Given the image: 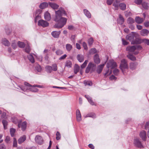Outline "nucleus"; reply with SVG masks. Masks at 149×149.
Returning a JSON list of instances; mask_svg holds the SVG:
<instances>
[{"mask_svg":"<svg viewBox=\"0 0 149 149\" xmlns=\"http://www.w3.org/2000/svg\"><path fill=\"white\" fill-rule=\"evenodd\" d=\"M48 6L47 3L43 2L41 3L39 6V7L41 9H44Z\"/></svg>","mask_w":149,"mask_h":149,"instance_id":"nucleus-33","label":"nucleus"},{"mask_svg":"<svg viewBox=\"0 0 149 149\" xmlns=\"http://www.w3.org/2000/svg\"><path fill=\"white\" fill-rule=\"evenodd\" d=\"M84 84L86 86H90L92 85V83L91 81H84Z\"/></svg>","mask_w":149,"mask_h":149,"instance_id":"nucleus-42","label":"nucleus"},{"mask_svg":"<svg viewBox=\"0 0 149 149\" xmlns=\"http://www.w3.org/2000/svg\"><path fill=\"white\" fill-rule=\"evenodd\" d=\"M149 33V31L146 29H143L140 31V34L143 36H147Z\"/></svg>","mask_w":149,"mask_h":149,"instance_id":"nucleus-13","label":"nucleus"},{"mask_svg":"<svg viewBox=\"0 0 149 149\" xmlns=\"http://www.w3.org/2000/svg\"><path fill=\"white\" fill-rule=\"evenodd\" d=\"M85 97L87 99L88 102L91 104L92 105H94V102L93 101L91 97L88 95H85Z\"/></svg>","mask_w":149,"mask_h":149,"instance_id":"nucleus-27","label":"nucleus"},{"mask_svg":"<svg viewBox=\"0 0 149 149\" xmlns=\"http://www.w3.org/2000/svg\"><path fill=\"white\" fill-rule=\"evenodd\" d=\"M84 13L85 15L88 18H90L91 17V14L90 12L87 9H84L83 10Z\"/></svg>","mask_w":149,"mask_h":149,"instance_id":"nucleus-24","label":"nucleus"},{"mask_svg":"<svg viewBox=\"0 0 149 149\" xmlns=\"http://www.w3.org/2000/svg\"><path fill=\"white\" fill-rule=\"evenodd\" d=\"M56 139L57 140H59L61 137V134L58 132H57L56 134Z\"/></svg>","mask_w":149,"mask_h":149,"instance_id":"nucleus-56","label":"nucleus"},{"mask_svg":"<svg viewBox=\"0 0 149 149\" xmlns=\"http://www.w3.org/2000/svg\"><path fill=\"white\" fill-rule=\"evenodd\" d=\"M67 56V55L66 54H65L64 55L61 56L59 58V60H64L66 58Z\"/></svg>","mask_w":149,"mask_h":149,"instance_id":"nucleus-60","label":"nucleus"},{"mask_svg":"<svg viewBox=\"0 0 149 149\" xmlns=\"http://www.w3.org/2000/svg\"><path fill=\"white\" fill-rule=\"evenodd\" d=\"M143 41L144 43L146 44L147 45H149V39L145 38L143 40Z\"/></svg>","mask_w":149,"mask_h":149,"instance_id":"nucleus-58","label":"nucleus"},{"mask_svg":"<svg viewBox=\"0 0 149 149\" xmlns=\"http://www.w3.org/2000/svg\"><path fill=\"white\" fill-rule=\"evenodd\" d=\"M80 69V67L78 65L76 64L74 69V72L75 74H77L79 72Z\"/></svg>","mask_w":149,"mask_h":149,"instance_id":"nucleus-30","label":"nucleus"},{"mask_svg":"<svg viewBox=\"0 0 149 149\" xmlns=\"http://www.w3.org/2000/svg\"><path fill=\"white\" fill-rule=\"evenodd\" d=\"M85 118H86L88 117H92L93 118H95V114L93 113H90L87 114L86 115L84 116Z\"/></svg>","mask_w":149,"mask_h":149,"instance_id":"nucleus-46","label":"nucleus"},{"mask_svg":"<svg viewBox=\"0 0 149 149\" xmlns=\"http://www.w3.org/2000/svg\"><path fill=\"white\" fill-rule=\"evenodd\" d=\"M0 149H6V146L3 143L0 144Z\"/></svg>","mask_w":149,"mask_h":149,"instance_id":"nucleus-64","label":"nucleus"},{"mask_svg":"<svg viewBox=\"0 0 149 149\" xmlns=\"http://www.w3.org/2000/svg\"><path fill=\"white\" fill-rule=\"evenodd\" d=\"M135 21L137 23L140 24L141 23L144 21V19L138 16L136 17L135 19Z\"/></svg>","mask_w":149,"mask_h":149,"instance_id":"nucleus-20","label":"nucleus"},{"mask_svg":"<svg viewBox=\"0 0 149 149\" xmlns=\"http://www.w3.org/2000/svg\"><path fill=\"white\" fill-rule=\"evenodd\" d=\"M44 17L45 19L47 21H49L51 19V17L50 14L48 12H46L44 14Z\"/></svg>","mask_w":149,"mask_h":149,"instance_id":"nucleus-14","label":"nucleus"},{"mask_svg":"<svg viewBox=\"0 0 149 149\" xmlns=\"http://www.w3.org/2000/svg\"><path fill=\"white\" fill-rule=\"evenodd\" d=\"M143 7L146 10H148L149 8L148 4L146 2H143L142 4Z\"/></svg>","mask_w":149,"mask_h":149,"instance_id":"nucleus-34","label":"nucleus"},{"mask_svg":"<svg viewBox=\"0 0 149 149\" xmlns=\"http://www.w3.org/2000/svg\"><path fill=\"white\" fill-rule=\"evenodd\" d=\"M120 68L123 72H124V69H127L128 68V66L127 63V61L125 59H123L121 61Z\"/></svg>","mask_w":149,"mask_h":149,"instance_id":"nucleus-3","label":"nucleus"},{"mask_svg":"<svg viewBox=\"0 0 149 149\" xmlns=\"http://www.w3.org/2000/svg\"><path fill=\"white\" fill-rule=\"evenodd\" d=\"M76 118L78 121H80L81 120V115L80 111L77 109L76 112Z\"/></svg>","mask_w":149,"mask_h":149,"instance_id":"nucleus-12","label":"nucleus"},{"mask_svg":"<svg viewBox=\"0 0 149 149\" xmlns=\"http://www.w3.org/2000/svg\"><path fill=\"white\" fill-rule=\"evenodd\" d=\"M139 136L143 141H145L146 139V132L144 131H142L139 134Z\"/></svg>","mask_w":149,"mask_h":149,"instance_id":"nucleus-10","label":"nucleus"},{"mask_svg":"<svg viewBox=\"0 0 149 149\" xmlns=\"http://www.w3.org/2000/svg\"><path fill=\"white\" fill-rule=\"evenodd\" d=\"M134 145L138 148H141L143 147L141 141H140L139 139L138 138H136L134 139Z\"/></svg>","mask_w":149,"mask_h":149,"instance_id":"nucleus-4","label":"nucleus"},{"mask_svg":"<svg viewBox=\"0 0 149 149\" xmlns=\"http://www.w3.org/2000/svg\"><path fill=\"white\" fill-rule=\"evenodd\" d=\"M24 84L25 85L29 86V90L31 91L36 92L38 91V90L35 87V86H31L26 82H25Z\"/></svg>","mask_w":149,"mask_h":149,"instance_id":"nucleus-8","label":"nucleus"},{"mask_svg":"<svg viewBox=\"0 0 149 149\" xmlns=\"http://www.w3.org/2000/svg\"><path fill=\"white\" fill-rule=\"evenodd\" d=\"M94 62L96 64H99L100 61V59L99 58V56L97 54H95L94 57Z\"/></svg>","mask_w":149,"mask_h":149,"instance_id":"nucleus-19","label":"nucleus"},{"mask_svg":"<svg viewBox=\"0 0 149 149\" xmlns=\"http://www.w3.org/2000/svg\"><path fill=\"white\" fill-rule=\"evenodd\" d=\"M11 46H12L13 49H15L17 47V45L15 42H14L12 43Z\"/></svg>","mask_w":149,"mask_h":149,"instance_id":"nucleus-61","label":"nucleus"},{"mask_svg":"<svg viewBox=\"0 0 149 149\" xmlns=\"http://www.w3.org/2000/svg\"><path fill=\"white\" fill-rule=\"evenodd\" d=\"M126 50L130 52H134V54H137L138 53V52L137 51L134 52L136 50L135 46H128L126 48Z\"/></svg>","mask_w":149,"mask_h":149,"instance_id":"nucleus-7","label":"nucleus"},{"mask_svg":"<svg viewBox=\"0 0 149 149\" xmlns=\"http://www.w3.org/2000/svg\"><path fill=\"white\" fill-rule=\"evenodd\" d=\"M119 6L120 9L123 10H125L126 9V5L123 3H121L120 4Z\"/></svg>","mask_w":149,"mask_h":149,"instance_id":"nucleus-36","label":"nucleus"},{"mask_svg":"<svg viewBox=\"0 0 149 149\" xmlns=\"http://www.w3.org/2000/svg\"><path fill=\"white\" fill-rule=\"evenodd\" d=\"M116 63L113 60L109 61L107 64V67L108 68H111L112 69L116 67Z\"/></svg>","mask_w":149,"mask_h":149,"instance_id":"nucleus-5","label":"nucleus"},{"mask_svg":"<svg viewBox=\"0 0 149 149\" xmlns=\"http://www.w3.org/2000/svg\"><path fill=\"white\" fill-rule=\"evenodd\" d=\"M49 4L52 8L54 9H57L59 7L58 4L52 2H49Z\"/></svg>","mask_w":149,"mask_h":149,"instance_id":"nucleus-16","label":"nucleus"},{"mask_svg":"<svg viewBox=\"0 0 149 149\" xmlns=\"http://www.w3.org/2000/svg\"><path fill=\"white\" fill-rule=\"evenodd\" d=\"M85 97L87 99L88 102L91 104L92 105H94V102L93 101L91 97L88 95H85Z\"/></svg>","mask_w":149,"mask_h":149,"instance_id":"nucleus-26","label":"nucleus"},{"mask_svg":"<svg viewBox=\"0 0 149 149\" xmlns=\"http://www.w3.org/2000/svg\"><path fill=\"white\" fill-rule=\"evenodd\" d=\"M96 68V65L95 64L90 62L86 68L85 72L86 73H88L90 70L92 72L94 71L95 70Z\"/></svg>","mask_w":149,"mask_h":149,"instance_id":"nucleus-2","label":"nucleus"},{"mask_svg":"<svg viewBox=\"0 0 149 149\" xmlns=\"http://www.w3.org/2000/svg\"><path fill=\"white\" fill-rule=\"evenodd\" d=\"M85 97L87 99L88 102L91 104L92 105H94V102L93 101L91 97L88 95H85Z\"/></svg>","mask_w":149,"mask_h":149,"instance_id":"nucleus-28","label":"nucleus"},{"mask_svg":"<svg viewBox=\"0 0 149 149\" xmlns=\"http://www.w3.org/2000/svg\"><path fill=\"white\" fill-rule=\"evenodd\" d=\"M96 52V50L95 48L92 49L90 51L91 54H94Z\"/></svg>","mask_w":149,"mask_h":149,"instance_id":"nucleus-62","label":"nucleus"},{"mask_svg":"<svg viewBox=\"0 0 149 149\" xmlns=\"http://www.w3.org/2000/svg\"><path fill=\"white\" fill-rule=\"evenodd\" d=\"M93 40L92 38H90L88 40V43L89 45H91L93 43Z\"/></svg>","mask_w":149,"mask_h":149,"instance_id":"nucleus-51","label":"nucleus"},{"mask_svg":"<svg viewBox=\"0 0 149 149\" xmlns=\"http://www.w3.org/2000/svg\"><path fill=\"white\" fill-rule=\"evenodd\" d=\"M2 42V44L5 46H8L10 45L9 41L6 38L3 39Z\"/></svg>","mask_w":149,"mask_h":149,"instance_id":"nucleus-29","label":"nucleus"},{"mask_svg":"<svg viewBox=\"0 0 149 149\" xmlns=\"http://www.w3.org/2000/svg\"><path fill=\"white\" fill-rule=\"evenodd\" d=\"M2 122L3 125L4 129H6L7 126L8 124V122L7 121L5 120H2Z\"/></svg>","mask_w":149,"mask_h":149,"instance_id":"nucleus-49","label":"nucleus"},{"mask_svg":"<svg viewBox=\"0 0 149 149\" xmlns=\"http://www.w3.org/2000/svg\"><path fill=\"white\" fill-rule=\"evenodd\" d=\"M36 69L39 72H40L42 70L41 68L40 65H38L36 67Z\"/></svg>","mask_w":149,"mask_h":149,"instance_id":"nucleus-54","label":"nucleus"},{"mask_svg":"<svg viewBox=\"0 0 149 149\" xmlns=\"http://www.w3.org/2000/svg\"><path fill=\"white\" fill-rule=\"evenodd\" d=\"M142 0H135L134 2L138 5H140L142 3Z\"/></svg>","mask_w":149,"mask_h":149,"instance_id":"nucleus-59","label":"nucleus"},{"mask_svg":"<svg viewBox=\"0 0 149 149\" xmlns=\"http://www.w3.org/2000/svg\"><path fill=\"white\" fill-rule=\"evenodd\" d=\"M26 139V137L25 135L21 137L18 140V143L19 144H21Z\"/></svg>","mask_w":149,"mask_h":149,"instance_id":"nucleus-25","label":"nucleus"},{"mask_svg":"<svg viewBox=\"0 0 149 149\" xmlns=\"http://www.w3.org/2000/svg\"><path fill=\"white\" fill-rule=\"evenodd\" d=\"M30 51V47L28 45L27 46H26L25 49V51L27 53H29Z\"/></svg>","mask_w":149,"mask_h":149,"instance_id":"nucleus-55","label":"nucleus"},{"mask_svg":"<svg viewBox=\"0 0 149 149\" xmlns=\"http://www.w3.org/2000/svg\"><path fill=\"white\" fill-rule=\"evenodd\" d=\"M38 25L39 26L45 27L48 26L49 23L46 21L41 19L38 21Z\"/></svg>","mask_w":149,"mask_h":149,"instance_id":"nucleus-6","label":"nucleus"},{"mask_svg":"<svg viewBox=\"0 0 149 149\" xmlns=\"http://www.w3.org/2000/svg\"><path fill=\"white\" fill-rule=\"evenodd\" d=\"M117 22L120 24H123L124 21V19L121 15H120L119 18L117 19Z\"/></svg>","mask_w":149,"mask_h":149,"instance_id":"nucleus-21","label":"nucleus"},{"mask_svg":"<svg viewBox=\"0 0 149 149\" xmlns=\"http://www.w3.org/2000/svg\"><path fill=\"white\" fill-rule=\"evenodd\" d=\"M46 71L49 73H51L52 70V68L51 66L49 65L45 67Z\"/></svg>","mask_w":149,"mask_h":149,"instance_id":"nucleus-43","label":"nucleus"},{"mask_svg":"<svg viewBox=\"0 0 149 149\" xmlns=\"http://www.w3.org/2000/svg\"><path fill=\"white\" fill-rule=\"evenodd\" d=\"M141 40L140 39L136 38L134 41L131 42V44H139L141 43Z\"/></svg>","mask_w":149,"mask_h":149,"instance_id":"nucleus-31","label":"nucleus"},{"mask_svg":"<svg viewBox=\"0 0 149 149\" xmlns=\"http://www.w3.org/2000/svg\"><path fill=\"white\" fill-rule=\"evenodd\" d=\"M18 45L19 47L22 48H24L25 46V44L24 42L19 41L18 42Z\"/></svg>","mask_w":149,"mask_h":149,"instance_id":"nucleus-41","label":"nucleus"},{"mask_svg":"<svg viewBox=\"0 0 149 149\" xmlns=\"http://www.w3.org/2000/svg\"><path fill=\"white\" fill-rule=\"evenodd\" d=\"M13 146L14 147H16L17 146V142L16 139L14 138H13Z\"/></svg>","mask_w":149,"mask_h":149,"instance_id":"nucleus-52","label":"nucleus"},{"mask_svg":"<svg viewBox=\"0 0 149 149\" xmlns=\"http://www.w3.org/2000/svg\"><path fill=\"white\" fill-rule=\"evenodd\" d=\"M27 57L29 60L32 63L34 62V59L32 54H29L27 56Z\"/></svg>","mask_w":149,"mask_h":149,"instance_id":"nucleus-37","label":"nucleus"},{"mask_svg":"<svg viewBox=\"0 0 149 149\" xmlns=\"http://www.w3.org/2000/svg\"><path fill=\"white\" fill-rule=\"evenodd\" d=\"M72 48L71 45L69 44H67L66 45V48L68 52H70Z\"/></svg>","mask_w":149,"mask_h":149,"instance_id":"nucleus-38","label":"nucleus"},{"mask_svg":"<svg viewBox=\"0 0 149 149\" xmlns=\"http://www.w3.org/2000/svg\"><path fill=\"white\" fill-rule=\"evenodd\" d=\"M35 140L36 142L40 145H41L43 143V139L41 136L39 135L36 136Z\"/></svg>","mask_w":149,"mask_h":149,"instance_id":"nucleus-9","label":"nucleus"},{"mask_svg":"<svg viewBox=\"0 0 149 149\" xmlns=\"http://www.w3.org/2000/svg\"><path fill=\"white\" fill-rule=\"evenodd\" d=\"M25 86H22L20 87L21 89L24 91L29 90V86L25 85Z\"/></svg>","mask_w":149,"mask_h":149,"instance_id":"nucleus-35","label":"nucleus"},{"mask_svg":"<svg viewBox=\"0 0 149 149\" xmlns=\"http://www.w3.org/2000/svg\"><path fill=\"white\" fill-rule=\"evenodd\" d=\"M136 63H131L130 64V69L133 70L136 68Z\"/></svg>","mask_w":149,"mask_h":149,"instance_id":"nucleus-39","label":"nucleus"},{"mask_svg":"<svg viewBox=\"0 0 149 149\" xmlns=\"http://www.w3.org/2000/svg\"><path fill=\"white\" fill-rule=\"evenodd\" d=\"M16 130L15 129L11 128L10 129V133L11 136L13 137L14 136Z\"/></svg>","mask_w":149,"mask_h":149,"instance_id":"nucleus-48","label":"nucleus"},{"mask_svg":"<svg viewBox=\"0 0 149 149\" xmlns=\"http://www.w3.org/2000/svg\"><path fill=\"white\" fill-rule=\"evenodd\" d=\"M83 46L84 49L87 50L88 49V47L86 43L85 42H84L83 43Z\"/></svg>","mask_w":149,"mask_h":149,"instance_id":"nucleus-63","label":"nucleus"},{"mask_svg":"<svg viewBox=\"0 0 149 149\" xmlns=\"http://www.w3.org/2000/svg\"><path fill=\"white\" fill-rule=\"evenodd\" d=\"M41 13V10H37L36 11V16L35 18V22H36L37 21V19L40 18V16L39 15V14H40Z\"/></svg>","mask_w":149,"mask_h":149,"instance_id":"nucleus-23","label":"nucleus"},{"mask_svg":"<svg viewBox=\"0 0 149 149\" xmlns=\"http://www.w3.org/2000/svg\"><path fill=\"white\" fill-rule=\"evenodd\" d=\"M88 62V60H86L83 63L81 66V69L84 68L86 66L87 63Z\"/></svg>","mask_w":149,"mask_h":149,"instance_id":"nucleus-45","label":"nucleus"},{"mask_svg":"<svg viewBox=\"0 0 149 149\" xmlns=\"http://www.w3.org/2000/svg\"><path fill=\"white\" fill-rule=\"evenodd\" d=\"M18 126L19 127H21L22 130L23 131H24L26 127V123L24 121L21 123H19Z\"/></svg>","mask_w":149,"mask_h":149,"instance_id":"nucleus-11","label":"nucleus"},{"mask_svg":"<svg viewBox=\"0 0 149 149\" xmlns=\"http://www.w3.org/2000/svg\"><path fill=\"white\" fill-rule=\"evenodd\" d=\"M113 6L115 7V9L117 10L118 8V3L116 1V2H114L113 4Z\"/></svg>","mask_w":149,"mask_h":149,"instance_id":"nucleus-50","label":"nucleus"},{"mask_svg":"<svg viewBox=\"0 0 149 149\" xmlns=\"http://www.w3.org/2000/svg\"><path fill=\"white\" fill-rule=\"evenodd\" d=\"M134 22V19L131 17H129L127 20V22L129 24H131Z\"/></svg>","mask_w":149,"mask_h":149,"instance_id":"nucleus-40","label":"nucleus"},{"mask_svg":"<svg viewBox=\"0 0 149 149\" xmlns=\"http://www.w3.org/2000/svg\"><path fill=\"white\" fill-rule=\"evenodd\" d=\"M127 57L132 61H135L136 60L135 57L132 55L129 54L127 55Z\"/></svg>","mask_w":149,"mask_h":149,"instance_id":"nucleus-44","label":"nucleus"},{"mask_svg":"<svg viewBox=\"0 0 149 149\" xmlns=\"http://www.w3.org/2000/svg\"><path fill=\"white\" fill-rule=\"evenodd\" d=\"M77 58L79 62H82L84 60V56L82 54H79L77 56Z\"/></svg>","mask_w":149,"mask_h":149,"instance_id":"nucleus-15","label":"nucleus"},{"mask_svg":"<svg viewBox=\"0 0 149 149\" xmlns=\"http://www.w3.org/2000/svg\"><path fill=\"white\" fill-rule=\"evenodd\" d=\"M63 15H67L66 12L63 8L60 7L58 10L55 11L54 20L58 23L55 24L54 28L61 29L66 24L67 19L65 17H62Z\"/></svg>","mask_w":149,"mask_h":149,"instance_id":"nucleus-1","label":"nucleus"},{"mask_svg":"<svg viewBox=\"0 0 149 149\" xmlns=\"http://www.w3.org/2000/svg\"><path fill=\"white\" fill-rule=\"evenodd\" d=\"M61 32L60 31H53L52 32V36L54 38H58Z\"/></svg>","mask_w":149,"mask_h":149,"instance_id":"nucleus-18","label":"nucleus"},{"mask_svg":"<svg viewBox=\"0 0 149 149\" xmlns=\"http://www.w3.org/2000/svg\"><path fill=\"white\" fill-rule=\"evenodd\" d=\"M104 65V64H101L97 66L96 71L98 74H99L101 73Z\"/></svg>","mask_w":149,"mask_h":149,"instance_id":"nucleus-17","label":"nucleus"},{"mask_svg":"<svg viewBox=\"0 0 149 149\" xmlns=\"http://www.w3.org/2000/svg\"><path fill=\"white\" fill-rule=\"evenodd\" d=\"M56 54L58 55H61L63 54L62 51L60 50H58L56 51Z\"/></svg>","mask_w":149,"mask_h":149,"instance_id":"nucleus-53","label":"nucleus"},{"mask_svg":"<svg viewBox=\"0 0 149 149\" xmlns=\"http://www.w3.org/2000/svg\"><path fill=\"white\" fill-rule=\"evenodd\" d=\"M52 70L56 71L57 70V65L56 63H54L52 65Z\"/></svg>","mask_w":149,"mask_h":149,"instance_id":"nucleus-47","label":"nucleus"},{"mask_svg":"<svg viewBox=\"0 0 149 149\" xmlns=\"http://www.w3.org/2000/svg\"><path fill=\"white\" fill-rule=\"evenodd\" d=\"M119 72V70L117 69H115L113 71V74L115 75H117Z\"/></svg>","mask_w":149,"mask_h":149,"instance_id":"nucleus-57","label":"nucleus"},{"mask_svg":"<svg viewBox=\"0 0 149 149\" xmlns=\"http://www.w3.org/2000/svg\"><path fill=\"white\" fill-rule=\"evenodd\" d=\"M134 36L133 34H129L127 35L126 37V39L129 40L130 41H133Z\"/></svg>","mask_w":149,"mask_h":149,"instance_id":"nucleus-22","label":"nucleus"},{"mask_svg":"<svg viewBox=\"0 0 149 149\" xmlns=\"http://www.w3.org/2000/svg\"><path fill=\"white\" fill-rule=\"evenodd\" d=\"M72 65L71 62L70 60H67L65 62V66L68 68H71Z\"/></svg>","mask_w":149,"mask_h":149,"instance_id":"nucleus-32","label":"nucleus"}]
</instances>
